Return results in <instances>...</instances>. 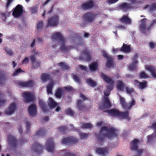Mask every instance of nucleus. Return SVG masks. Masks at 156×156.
I'll list each match as a JSON object with an SVG mask.
<instances>
[{"label":"nucleus","mask_w":156,"mask_h":156,"mask_svg":"<svg viewBox=\"0 0 156 156\" xmlns=\"http://www.w3.org/2000/svg\"><path fill=\"white\" fill-rule=\"evenodd\" d=\"M118 131V129L112 127L108 128L104 126L101 128L98 134H95V137L99 142H103L105 141L106 137L111 139L116 137Z\"/></svg>","instance_id":"f257e3e1"},{"label":"nucleus","mask_w":156,"mask_h":156,"mask_svg":"<svg viewBox=\"0 0 156 156\" xmlns=\"http://www.w3.org/2000/svg\"><path fill=\"white\" fill-rule=\"evenodd\" d=\"M100 76L107 84H109V85L106 86V88L108 90H106L104 92L105 97H108L110 94V91L113 89L114 81L111 78L103 73H100Z\"/></svg>","instance_id":"f03ea898"},{"label":"nucleus","mask_w":156,"mask_h":156,"mask_svg":"<svg viewBox=\"0 0 156 156\" xmlns=\"http://www.w3.org/2000/svg\"><path fill=\"white\" fill-rule=\"evenodd\" d=\"M59 23V16L57 15H54L48 19L47 26V27L52 28L57 26L58 25Z\"/></svg>","instance_id":"7ed1b4c3"},{"label":"nucleus","mask_w":156,"mask_h":156,"mask_svg":"<svg viewBox=\"0 0 156 156\" xmlns=\"http://www.w3.org/2000/svg\"><path fill=\"white\" fill-rule=\"evenodd\" d=\"M61 141L62 143L64 144L71 146L77 143L78 139L73 136H71L63 138L62 139Z\"/></svg>","instance_id":"20e7f679"},{"label":"nucleus","mask_w":156,"mask_h":156,"mask_svg":"<svg viewBox=\"0 0 156 156\" xmlns=\"http://www.w3.org/2000/svg\"><path fill=\"white\" fill-rule=\"evenodd\" d=\"M111 106V102L107 97H105L103 100L98 105L99 108L101 110L109 108Z\"/></svg>","instance_id":"39448f33"},{"label":"nucleus","mask_w":156,"mask_h":156,"mask_svg":"<svg viewBox=\"0 0 156 156\" xmlns=\"http://www.w3.org/2000/svg\"><path fill=\"white\" fill-rule=\"evenodd\" d=\"M95 13L93 11L85 12L83 16L85 22L90 23L92 22L96 17Z\"/></svg>","instance_id":"423d86ee"},{"label":"nucleus","mask_w":156,"mask_h":156,"mask_svg":"<svg viewBox=\"0 0 156 156\" xmlns=\"http://www.w3.org/2000/svg\"><path fill=\"white\" fill-rule=\"evenodd\" d=\"M12 15L15 18L20 17L23 13V7L21 5H17L12 10Z\"/></svg>","instance_id":"0eeeda50"},{"label":"nucleus","mask_w":156,"mask_h":156,"mask_svg":"<svg viewBox=\"0 0 156 156\" xmlns=\"http://www.w3.org/2000/svg\"><path fill=\"white\" fill-rule=\"evenodd\" d=\"M7 141L10 147L13 150L15 149L18 144V140L16 138L11 135L8 136Z\"/></svg>","instance_id":"6e6552de"},{"label":"nucleus","mask_w":156,"mask_h":156,"mask_svg":"<svg viewBox=\"0 0 156 156\" xmlns=\"http://www.w3.org/2000/svg\"><path fill=\"white\" fill-rule=\"evenodd\" d=\"M24 101L26 103H30L34 101L35 96L30 92H25L23 93Z\"/></svg>","instance_id":"1a4fd4ad"},{"label":"nucleus","mask_w":156,"mask_h":156,"mask_svg":"<svg viewBox=\"0 0 156 156\" xmlns=\"http://www.w3.org/2000/svg\"><path fill=\"white\" fill-rule=\"evenodd\" d=\"M76 107L81 113L84 112H88L91 108V107H87L82 100H78L77 101Z\"/></svg>","instance_id":"9d476101"},{"label":"nucleus","mask_w":156,"mask_h":156,"mask_svg":"<svg viewBox=\"0 0 156 156\" xmlns=\"http://www.w3.org/2000/svg\"><path fill=\"white\" fill-rule=\"evenodd\" d=\"M51 37L59 43H64V41H66V39L62 34L59 32L53 33Z\"/></svg>","instance_id":"9b49d317"},{"label":"nucleus","mask_w":156,"mask_h":156,"mask_svg":"<svg viewBox=\"0 0 156 156\" xmlns=\"http://www.w3.org/2000/svg\"><path fill=\"white\" fill-rule=\"evenodd\" d=\"M94 6V1L93 0H89L87 2L83 3L81 5L80 8L83 10H90Z\"/></svg>","instance_id":"f8f14e48"},{"label":"nucleus","mask_w":156,"mask_h":156,"mask_svg":"<svg viewBox=\"0 0 156 156\" xmlns=\"http://www.w3.org/2000/svg\"><path fill=\"white\" fill-rule=\"evenodd\" d=\"M45 148L49 152H52L55 150V144L52 138H49L45 144Z\"/></svg>","instance_id":"ddd939ff"},{"label":"nucleus","mask_w":156,"mask_h":156,"mask_svg":"<svg viewBox=\"0 0 156 156\" xmlns=\"http://www.w3.org/2000/svg\"><path fill=\"white\" fill-rule=\"evenodd\" d=\"M30 59L31 63V69H35L39 68L41 66V63L39 61L36 60L35 55H31L30 57Z\"/></svg>","instance_id":"4468645a"},{"label":"nucleus","mask_w":156,"mask_h":156,"mask_svg":"<svg viewBox=\"0 0 156 156\" xmlns=\"http://www.w3.org/2000/svg\"><path fill=\"white\" fill-rule=\"evenodd\" d=\"M80 59L87 62L90 61L91 57L90 53L87 50L83 51L82 55L79 56Z\"/></svg>","instance_id":"2eb2a0df"},{"label":"nucleus","mask_w":156,"mask_h":156,"mask_svg":"<svg viewBox=\"0 0 156 156\" xmlns=\"http://www.w3.org/2000/svg\"><path fill=\"white\" fill-rule=\"evenodd\" d=\"M147 82L146 80H143L142 82H140L137 80L134 81V86L137 87L141 90L147 87Z\"/></svg>","instance_id":"dca6fc26"},{"label":"nucleus","mask_w":156,"mask_h":156,"mask_svg":"<svg viewBox=\"0 0 156 156\" xmlns=\"http://www.w3.org/2000/svg\"><path fill=\"white\" fill-rule=\"evenodd\" d=\"M96 152L98 154L102 156H105L108 153L107 147H96L95 149Z\"/></svg>","instance_id":"f3484780"},{"label":"nucleus","mask_w":156,"mask_h":156,"mask_svg":"<svg viewBox=\"0 0 156 156\" xmlns=\"http://www.w3.org/2000/svg\"><path fill=\"white\" fill-rule=\"evenodd\" d=\"M32 150L38 154H41L43 151V147L38 143H35L32 146Z\"/></svg>","instance_id":"a211bd4d"},{"label":"nucleus","mask_w":156,"mask_h":156,"mask_svg":"<svg viewBox=\"0 0 156 156\" xmlns=\"http://www.w3.org/2000/svg\"><path fill=\"white\" fill-rule=\"evenodd\" d=\"M16 108L17 106L15 103L10 104L6 110L5 114L8 115H11L15 112Z\"/></svg>","instance_id":"6ab92c4d"},{"label":"nucleus","mask_w":156,"mask_h":156,"mask_svg":"<svg viewBox=\"0 0 156 156\" xmlns=\"http://www.w3.org/2000/svg\"><path fill=\"white\" fill-rule=\"evenodd\" d=\"M120 111L119 109L116 108H113L111 110H104L103 112H106L108 113L109 115L112 117H118Z\"/></svg>","instance_id":"aec40b11"},{"label":"nucleus","mask_w":156,"mask_h":156,"mask_svg":"<svg viewBox=\"0 0 156 156\" xmlns=\"http://www.w3.org/2000/svg\"><path fill=\"white\" fill-rule=\"evenodd\" d=\"M147 20V18L142 19L140 21L141 23L139 26V29L143 33L145 34V30H146V21Z\"/></svg>","instance_id":"412c9836"},{"label":"nucleus","mask_w":156,"mask_h":156,"mask_svg":"<svg viewBox=\"0 0 156 156\" xmlns=\"http://www.w3.org/2000/svg\"><path fill=\"white\" fill-rule=\"evenodd\" d=\"M37 107L35 104L30 105L28 108V112L29 115L33 116L36 115L37 113Z\"/></svg>","instance_id":"4be33fe9"},{"label":"nucleus","mask_w":156,"mask_h":156,"mask_svg":"<svg viewBox=\"0 0 156 156\" xmlns=\"http://www.w3.org/2000/svg\"><path fill=\"white\" fill-rule=\"evenodd\" d=\"M140 140L135 138L131 142L130 144V148L132 150H137L138 147V144L140 143Z\"/></svg>","instance_id":"5701e85b"},{"label":"nucleus","mask_w":156,"mask_h":156,"mask_svg":"<svg viewBox=\"0 0 156 156\" xmlns=\"http://www.w3.org/2000/svg\"><path fill=\"white\" fill-rule=\"evenodd\" d=\"M136 101L133 99L129 103H125V104L122 105V108L125 109L130 110L132 107L135 105Z\"/></svg>","instance_id":"b1692460"},{"label":"nucleus","mask_w":156,"mask_h":156,"mask_svg":"<svg viewBox=\"0 0 156 156\" xmlns=\"http://www.w3.org/2000/svg\"><path fill=\"white\" fill-rule=\"evenodd\" d=\"M18 84L19 86L22 87H31L34 85V81L32 80H30L28 81L20 82Z\"/></svg>","instance_id":"393cba45"},{"label":"nucleus","mask_w":156,"mask_h":156,"mask_svg":"<svg viewBox=\"0 0 156 156\" xmlns=\"http://www.w3.org/2000/svg\"><path fill=\"white\" fill-rule=\"evenodd\" d=\"M130 5H131L130 4L127 2H124L122 4L119 5L118 7L120 9L122 10L123 11H125L131 8Z\"/></svg>","instance_id":"a878e982"},{"label":"nucleus","mask_w":156,"mask_h":156,"mask_svg":"<svg viewBox=\"0 0 156 156\" xmlns=\"http://www.w3.org/2000/svg\"><path fill=\"white\" fill-rule=\"evenodd\" d=\"M146 69L150 72L152 76L154 78L156 79V72L154 67L153 66H147Z\"/></svg>","instance_id":"bb28decb"},{"label":"nucleus","mask_w":156,"mask_h":156,"mask_svg":"<svg viewBox=\"0 0 156 156\" xmlns=\"http://www.w3.org/2000/svg\"><path fill=\"white\" fill-rule=\"evenodd\" d=\"M120 20L123 23L130 24L132 23L131 19L128 17L127 15L122 16L120 19Z\"/></svg>","instance_id":"cd10ccee"},{"label":"nucleus","mask_w":156,"mask_h":156,"mask_svg":"<svg viewBox=\"0 0 156 156\" xmlns=\"http://www.w3.org/2000/svg\"><path fill=\"white\" fill-rule=\"evenodd\" d=\"M144 8L145 9L149 8V11L152 12L156 11V3H153L150 5H147Z\"/></svg>","instance_id":"c85d7f7f"},{"label":"nucleus","mask_w":156,"mask_h":156,"mask_svg":"<svg viewBox=\"0 0 156 156\" xmlns=\"http://www.w3.org/2000/svg\"><path fill=\"white\" fill-rule=\"evenodd\" d=\"M41 80L45 82L51 80V76L49 73H42L41 74Z\"/></svg>","instance_id":"c756f323"},{"label":"nucleus","mask_w":156,"mask_h":156,"mask_svg":"<svg viewBox=\"0 0 156 156\" xmlns=\"http://www.w3.org/2000/svg\"><path fill=\"white\" fill-rule=\"evenodd\" d=\"M46 130L44 128H41L36 132L35 135L36 136H44L46 133Z\"/></svg>","instance_id":"7c9ffc66"},{"label":"nucleus","mask_w":156,"mask_h":156,"mask_svg":"<svg viewBox=\"0 0 156 156\" xmlns=\"http://www.w3.org/2000/svg\"><path fill=\"white\" fill-rule=\"evenodd\" d=\"M125 87V84L122 81L119 80L118 81L117 84V88L118 90L120 91H123Z\"/></svg>","instance_id":"2f4dec72"},{"label":"nucleus","mask_w":156,"mask_h":156,"mask_svg":"<svg viewBox=\"0 0 156 156\" xmlns=\"http://www.w3.org/2000/svg\"><path fill=\"white\" fill-rule=\"evenodd\" d=\"M90 71L94 72L98 70V65L97 62H94L91 63L89 66Z\"/></svg>","instance_id":"473e14b6"},{"label":"nucleus","mask_w":156,"mask_h":156,"mask_svg":"<svg viewBox=\"0 0 156 156\" xmlns=\"http://www.w3.org/2000/svg\"><path fill=\"white\" fill-rule=\"evenodd\" d=\"M63 95V92L62 89L60 87L58 88L56 90L55 93V96L58 98H60Z\"/></svg>","instance_id":"72a5a7b5"},{"label":"nucleus","mask_w":156,"mask_h":156,"mask_svg":"<svg viewBox=\"0 0 156 156\" xmlns=\"http://www.w3.org/2000/svg\"><path fill=\"white\" fill-rule=\"evenodd\" d=\"M61 155L62 156H77L73 152H66V150H63L61 151Z\"/></svg>","instance_id":"f704fd0d"},{"label":"nucleus","mask_w":156,"mask_h":156,"mask_svg":"<svg viewBox=\"0 0 156 156\" xmlns=\"http://www.w3.org/2000/svg\"><path fill=\"white\" fill-rule=\"evenodd\" d=\"M121 50L124 52H129L131 51L130 46L124 43L121 48Z\"/></svg>","instance_id":"c9c22d12"},{"label":"nucleus","mask_w":156,"mask_h":156,"mask_svg":"<svg viewBox=\"0 0 156 156\" xmlns=\"http://www.w3.org/2000/svg\"><path fill=\"white\" fill-rule=\"evenodd\" d=\"M129 116V112L128 111H125L124 112L120 111L118 117L124 119L128 118Z\"/></svg>","instance_id":"e433bc0d"},{"label":"nucleus","mask_w":156,"mask_h":156,"mask_svg":"<svg viewBox=\"0 0 156 156\" xmlns=\"http://www.w3.org/2000/svg\"><path fill=\"white\" fill-rule=\"evenodd\" d=\"M39 104L42 109L44 112H47L48 111V109L47 105L42 100L39 101Z\"/></svg>","instance_id":"4c0bfd02"},{"label":"nucleus","mask_w":156,"mask_h":156,"mask_svg":"<svg viewBox=\"0 0 156 156\" xmlns=\"http://www.w3.org/2000/svg\"><path fill=\"white\" fill-rule=\"evenodd\" d=\"M39 104L42 109L44 112H47L48 111V109L47 105L42 100L39 101Z\"/></svg>","instance_id":"58836bf2"},{"label":"nucleus","mask_w":156,"mask_h":156,"mask_svg":"<svg viewBox=\"0 0 156 156\" xmlns=\"http://www.w3.org/2000/svg\"><path fill=\"white\" fill-rule=\"evenodd\" d=\"M114 65V64L113 63V59L112 57H110L109 58L107 59L106 66L108 68H109L110 67H113Z\"/></svg>","instance_id":"ea45409f"},{"label":"nucleus","mask_w":156,"mask_h":156,"mask_svg":"<svg viewBox=\"0 0 156 156\" xmlns=\"http://www.w3.org/2000/svg\"><path fill=\"white\" fill-rule=\"evenodd\" d=\"M73 79L76 83H80L81 80L80 79V76L78 74L73 73L72 74Z\"/></svg>","instance_id":"a19ab883"},{"label":"nucleus","mask_w":156,"mask_h":156,"mask_svg":"<svg viewBox=\"0 0 156 156\" xmlns=\"http://www.w3.org/2000/svg\"><path fill=\"white\" fill-rule=\"evenodd\" d=\"M54 82L51 81L48 84L47 86V91L48 94H52V88L54 85Z\"/></svg>","instance_id":"79ce46f5"},{"label":"nucleus","mask_w":156,"mask_h":156,"mask_svg":"<svg viewBox=\"0 0 156 156\" xmlns=\"http://www.w3.org/2000/svg\"><path fill=\"white\" fill-rule=\"evenodd\" d=\"M138 62L135 60L129 65L128 68L130 70H134L136 69V65Z\"/></svg>","instance_id":"37998d69"},{"label":"nucleus","mask_w":156,"mask_h":156,"mask_svg":"<svg viewBox=\"0 0 156 156\" xmlns=\"http://www.w3.org/2000/svg\"><path fill=\"white\" fill-rule=\"evenodd\" d=\"M86 83L88 84L90 87H94L96 85V83L92 80L90 78H89L86 80Z\"/></svg>","instance_id":"c03bdc74"},{"label":"nucleus","mask_w":156,"mask_h":156,"mask_svg":"<svg viewBox=\"0 0 156 156\" xmlns=\"http://www.w3.org/2000/svg\"><path fill=\"white\" fill-rule=\"evenodd\" d=\"M49 102L48 103V105L51 108H55L57 105V103L55 102L53 99L51 98H49Z\"/></svg>","instance_id":"a18cd8bd"},{"label":"nucleus","mask_w":156,"mask_h":156,"mask_svg":"<svg viewBox=\"0 0 156 156\" xmlns=\"http://www.w3.org/2000/svg\"><path fill=\"white\" fill-rule=\"evenodd\" d=\"M61 44L60 50L62 52H68V47L66 46L65 45L66 43V41H64V43H60Z\"/></svg>","instance_id":"49530a36"},{"label":"nucleus","mask_w":156,"mask_h":156,"mask_svg":"<svg viewBox=\"0 0 156 156\" xmlns=\"http://www.w3.org/2000/svg\"><path fill=\"white\" fill-rule=\"evenodd\" d=\"M6 78L3 73L0 72V85H3L5 82Z\"/></svg>","instance_id":"de8ad7c7"},{"label":"nucleus","mask_w":156,"mask_h":156,"mask_svg":"<svg viewBox=\"0 0 156 156\" xmlns=\"http://www.w3.org/2000/svg\"><path fill=\"white\" fill-rule=\"evenodd\" d=\"M93 127V125L90 123H83L81 125V128L82 129H91Z\"/></svg>","instance_id":"09e8293b"},{"label":"nucleus","mask_w":156,"mask_h":156,"mask_svg":"<svg viewBox=\"0 0 156 156\" xmlns=\"http://www.w3.org/2000/svg\"><path fill=\"white\" fill-rule=\"evenodd\" d=\"M65 113L68 115L73 116L75 113L70 108H67L65 111Z\"/></svg>","instance_id":"8fccbe9b"},{"label":"nucleus","mask_w":156,"mask_h":156,"mask_svg":"<svg viewBox=\"0 0 156 156\" xmlns=\"http://www.w3.org/2000/svg\"><path fill=\"white\" fill-rule=\"evenodd\" d=\"M38 5H35L34 6L30 8L32 14H35L38 12Z\"/></svg>","instance_id":"3c124183"},{"label":"nucleus","mask_w":156,"mask_h":156,"mask_svg":"<svg viewBox=\"0 0 156 156\" xmlns=\"http://www.w3.org/2000/svg\"><path fill=\"white\" fill-rule=\"evenodd\" d=\"M58 66L62 67L64 70H68L69 68V66L63 62H60L58 63Z\"/></svg>","instance_id":"603ef678"},{"label":"nucleus","mask_w":156,"mask_h":156,"mask_svg":"<svg viewBox=\"0 0 156 156\" xmlns=\"http://www.w3.org/2000/svg\"><path fill=\"white\" fill-rule=\"evenodd\" d=\"M44 22L42 21H39L36 26L37 29L39 31L41 30L43 26Z\"/></svg>","instance_id":"864d4df0"},{"label":"nucleus","mask_w":156,"mask_h":156,"mask_svg":"<svg viewBox=\"0 0 156 156\" xmlns=\"http://www.w3.org/2000/svg\"><path fill=\"white\" fill-rule=\"evenodd\" d=\"M89 133H80L79 135L81 139H86L89 137Z\"/></svg>","instance_id":"5fc2aeb1"},{"label":"nucleus","mask_w":156,"mask_h":156,"mask_svg":"<svg viewBox=\"0 0 156 156\" xmlns=\"http://www.w3.org/2000/svg\"><path fill=\"white\" fill-rule=\"evenodd\" d=\"M139 76L141 79L147 78L149 77V76L144 72H140L139 74Z\"/></svg>","instance_id":"6e6d98bb"},{"label":"nucleus","mask_w":156,"mask_h":156,"mask_svg":"<svg viewBox=\"0 0 156 156\" xmlns=\"http://www.w3.org/2000/svg\"><path fill=\"white\" fill-rule=\"evenodd\" d=\"M23 72V71L20 68L17 69L13 73V76H16L19 75L21 73Z\"/></svg>","instance_id":"4d7b16f0"},{"label":"nucleus","mask_w":156,"mask_h":156,"mask_svg":"<svg viewBox=\"0 0 156 156\" xmlns=\"http://www.w3.org/2000/svg\"><path fill=\"white\" fill-rule=\"evenodd\" d=\"M126 89L127 93L129 94H131L134 91V89L132 88H129L127 87H126Z\"/></svg>","instance_id":"13d9d810"},{"label":"nucleus","mask_w":156,"mask_h":156,"mask_svg":"<svg viewBox=\"0 0 156 156\" xmlns=\"http://www.w3.org/2000/svg\"><path fill=\"white\" fill-rule=\"evenodd\" d=\"M80 97L82 99V100L83 101H85L87 100H89V98L88 97L85 96L83 94L81 93H80Z\"/></svg>","instance_id":"bf43d9fd"},{"label":"nucleus","mask_w":156,"mask_h":156,"mask_svg":"<svg viewBox=\"0 0 156 156\" xmlns=\"http://www.w3.org/2000/svg\"><path fill=\"white\" fill-rule=\"evenodd\" d=\"M1 94L0 93V95ZM7 101V100L4 98H0V107L4 105Z\"/></svg>","instance_id":"052dcab7"},{"label":"nucleus","mask_w":156,"mask_h":156,"mask_svg":"<svg viewBox=\"0 0 156 156\" xmlns=\"http://www.w3.org/2000/svg\"><path fill=\"white\" fill-rule=\"evenodd\" d=\"M153 134L147 136V142L148 143H150L153 140Z\"/></svg>","instance_id":"680f3d73"},{"label":"nucleus","mask_w":156,"mask_h":156,"mask_svg":"<svg viewBox=\"0 0 156 156\" xmlns=\"http://www.w3.org/2000/svg\"><path fill=\"white\" fill-rule=\"evenodd\" d=\"M155 23V21L154 20H153L151 23H150V25L147 27V28L146 31H149L151 30L152 26Z\"/></svg>","instance_id":"e2e57ef3"},{"label":"nucleus","mask_w":156,"mask_h":156,"mask_svg":"<svg viewBox=\"0 0 156 156\" xmlns=\"http://www.w3.org/2000/svg\"><path fill=\"white\" fill-rule=\"evenodd\" d=\"M64 89L66 91L68 92L70 91H72L73 90V87L70 86H69V87H64Z\"/></svg>","instance_id":"0e129e2a"},{"label":"nucleus","mask_w":156,"mask_h":156,"mask_svg":"<svg viewBox=\"0 0 156 156\" xmlns=\"http://www.w3.org/2000/svg\"><path fill=\"white\" fill-rule=\"evenodd\" d=\"M150 127L154 129L155 134L156 135V121L152 124L151 126H150Z\"/></svg>","instance_id":"69168bd1"},{"label":"nucleus","mask_w":156,"mask_h":156,"mask_svg":"<svg viewBox=\"0 0 156 156\" xmlns=\"http://www.w3.org/2000/svg\"><path fill=\"white\" fill-rule=\"evenodd\" d=\"M23 64H26L27 63H29V60L27 57H26L22 61Z\"/></svg>","instance_id":"338daca9"},{"label":"nucleus","mask_w":156,"mask_h":156,"mask_svg":"<svg viewBox=\"0 0 156 156\" xmlns=\"http://www.w3.org/2000/svg\"><path fill=\"white\" fill-rule=\"evenodd\" d=\"M125 99L122 97H120V103L122 106L125 104L126 103Z\"/></svg>","instance_id":"774afa93"}]
</instances>
